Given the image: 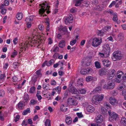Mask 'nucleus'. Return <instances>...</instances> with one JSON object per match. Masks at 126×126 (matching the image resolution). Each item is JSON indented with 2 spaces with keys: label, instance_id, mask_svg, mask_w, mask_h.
I'll list each match as a JSON object with an SVG mask.
<instances>
[{
  "label": "nucleus",
  "instance_id": "obj_28",
  "mask_svg": "<svg viewBox=\"0 0 126 126\" xmlns=\"http://www.w3.org/2000/svg\"><path fill=\"white\" fill-rule=\"evenodd\" d=\"M24 105V102H20L18 104V107L19 109H22Z\"/></svg>",
  "mask_w": 126,
  "mask_h": 126
},
{
  "label": "nucleus",
  "instance_id": "obj_36",
  "mask_svg": "<svg viewBox=\"0 0 126 126\" xmlns=\"http://www.w3.org/2000/svg\"><path fill=\"white\" fill-rule=\"evenodd\" d=\"M22 45L27 48H28L29 46H31V44L29 43V42H28V41H27Z\"/></svg>",
  "mask_w": 126,
  "mask_h": 126
},
{
  "label": "nucleus",
  "instance_id": "obj_62",
  "mask_svg": "<svg viewBox=\"0 0 126 126\" xmlns=\"http://www.w3.org/2000/svg\"><path fill=\"white\" fill-rule=\"evenodd\" d=\"M99 55H100L101 57H107L106 56V54L104 53H101L100 52H99Z\"/></svg>",
  "mask_w": 126,
  "mask_h": 126
},
{
  "label": "nucleus",
  "instance_id": "obj_13",
  "mask_svg": "<svg viewBox=\"0 0 126 126\" xmlns=\"http://www.w3.org/2000/svg\"><path fill=\"white\" fill-rule=\"evenodd\" d=\"M86 110L88 112L92 113L94 111V108L92 106L89 105L87 106Z\"/></svg>",
  "mask_w": 126,
  "mask_h": 126
},
{
  "label": "nucleus",
  "instance_id": "obj_49",
  "mask_svg": "<svg viewBox=\"0 0 126 126\" xmlns=\"http://www.w3.org/2000/svg\"><path fill=\"white\" fill-rule=\"evenodd\" d=\"M5 94V92L3 90H0V96L3 97L4 96Z\"/></svg>",
  "mask_w": 126,
  "mask_h": 126
},
{
  "label": "nucleus",
  "instance_id": "obj_54",
  "mask_svg": "<svg viewBox=\"0 0 126 126\" xmlns=\"http://www.w3.org/2000/svg\"><path fill=\"white\" fill-rule=\"evenodd\" d=\"M38 76L35 75L33 76L32 78V79L33 80L34 82H35L37 80V78Z\"/></svg>",
  "mask_w": 126,
  "mask_h": 126
},
{
  "label": "nucleus",
  "instance_id": "obj_32",
  "mask_svg": "<svg viewBox=\"0 0 126 126\" xmlns=\"http://www.w3.org/2000/svg\"><path fill=\"white\" fill-rule=\"evenodd\" d=\"M23 98V100L25 101L24 102H27L29 100V96L27 94H25Z\"/></svg>",
  "mask_w": 126,
  "mask_h": 126
},
{
  "label": "nucleus",
  "instance_id": "obj_46",
  "mask_svg": "<svg viewBox=\"0 0 126 126\" xmlns=\"http://www.w3.org/2000/svg\"><path fill=\"white\" fill-rule=\"evenodd\" d=\"M48 125H50L51 124V121L50 120L48 119H47L45 123V125L47 126L48 125Z\"/></svg>",
  "mask_w": 126,
  "mask_h": 126
},
{
  "label": "nucleus",
  "instance_id": "obj_3",
  "mask_svg": "<svg viewBox=\"0 0 126 126\" xmlns=\"http://www.w3.org/2000/svg\"><path fill=\"white\" fill-rule=\"evenodd\" d=\"M112 58L113 60L114 61L121 59L123 57V55L121 53V52L119 51L114 52Z\"/></svg>",
  "mask_w": 126,
  "mask_h": 126
},
{
  "label": "nucleus",
  "instance_id": "obj_42",
  "mask_svg": "<svg viewBox=\"0 0 126 126\" xmlns=\"http://www.w3.org/2000/svg\"><path fill=\"white\" fill-rule=\"evenodd\" d=\"M89 2L87 1H85L82 4L83 6L87 7L89 4Z\"/></svg>",
  "mask_w": 126,
  "mask_h": 126
},
{
  "label": "nucleus",
  "instance_id": "obj_33",
  "mask_svg": "<svg viewBox=\"0 0 126 126\" xmlns=\"http://www.w3.org/2000/svg\"><path fill=\"white\" fill-rule=\"evenodd\" d=\"M101 110L102 113L104 114H107V110L104 107L101 108Z\"/></svg>",
  "mask_w": 126,
  "mask_h": 126
},
{
  "label": "nucleus",
  "instance_id": "obj_25",
  "mask_svg": "<svg viewBox=\"0 0 126 126\" xmlns=\"http://www.w3.org/2000/svg\"><path fill=\"white\" fill-rule=\"evenodd\" d=\"M23 15L22 13H18L16 15V18L18 20L21 19L23 17Z\"/></svg>",
  "mask_w": 126,
  "mask_h": 126
},
{
  "label": "nucleus",
  "instance_id": "obj_51",
  "mask_svg": "<svg viewBox=\"0 0 126 126\" xmlns=\"http://www.w3.org/2000/svg\"><path fill=\"white\" fill-rule=\"evenodd\" d=\"M104 106L108 109H110L111 108L110 105L108 103H106L104 104Z\"/></svg>",
  "mask_w": 126,
  "mask_h": 126
},
{
  "label": "nucleus",
  "instance_id": "obj_60",
  "mask_svg": "<svg viewBox=\"0 0 126 126\" xmlns=\"http://www.w3.org/2000/svg\"><path fill=\"white\" fill-rule=\"evenodd\" d=\"M121 80V79L118 78H116L115 79V81L116 82L120 83Z\"/></svg>",
  "mask_w": 126,
  "mask_h": 126
},
{
  "label": "nucleus",
  "instance_id": "obj_14",
  "mask_svg": "<svg viewBox=\"0 0 126 126\" xmlns=\"http://www.w3.org/2000/svg\"><path fill=\"white\" fill-rule=\"evenodd\" d=\"M117 39L120 41H122L124 40V35L123 33L120 32L118 34Z\"/></svg>",
  "mask_w": 126,
  "mask_h": 126
},
{
  "label": "nucleus",
  "instance_id": "obj_1",
  "mask_svg": "<svg viewBox=\"0 0 126 126\" xmlns=\"http://www.w3.org/2000/svg\"><path fill=\"white\" fill-rule=\"evenodd\" d=\"M41 7L40 9L39 10V14L41 16H44L45 15V16L47 15L45 14V12L46 11L47 14H49L50 11H48L50 6L47 5L46 3H43L42 4L39 5Z\"/></svg>",
  "mask_w": 126,
  "mask_h": 126
},
{
  "label": "nucleus",
  "instance_id": "obj_52",
  "mask_svg": "<svg viewBox=\"0 0 126 126\" xmlns=\"http://www.w3.org/2000/svg\"><path fill=\"white\" fill-rule=\"evenodd\" d=\"M17 54V52L15 50H14V51L13 52L12 55H11V57H12L14 58Z\"/></svg>",
  "mask_w": 126,
  "mask_h": 126
},
{
  "label": "nucleus",
  "instance_id": "obj_34",
  "mask_svg": "<svg viewBox=\"0 0 126 126\" xmlns=\"http://www.w3.org/2000/svg\"><path fill=\"white\" fill-rule=\"evenodd\" d=\"M95 67L98 69H99L101 67V66L99 62L96 61L95 62Z\"/></svg>",
  "mask_w": 126,
  "mask_h": 126
},
{
  "label": "nucleus",
  "instance_id": "obj_6",
  "mask_svg": "<svg viewBox=\"0 0 126 126\" xmlns=\"http://www.w3.org/2000/svg\"><path fill=\"white\" fill-rule=\"evenodd\" d=\"M110 48L108 45H104L103 47L102 51L106 54V56L108 57L109 55L110 52Z\"/></svg>",
  "mask_w": 126,
  "mask_h": 126
},
{
  "label": "nucleus",
  "instance_id": "obj_57",
  "mask_svg": "<svg viewBox=\"0 0 126 126\" xmlns=\"http://www.w3.org/2000/svg\"><path fill=\"white\" fill-rule=\"evenodd\" d=\"M0 119L2 121H3L4 120V115L1 113V111L0 112Z\"/></svg>",
  "mask_w": 126,
  "mask_h": 126
},
{
  "label": "nucleus",
  "instance_id": "obj_8",
  "mask_svg": "<svg viewBox=\"0 0 126 126\" xmlns=\"http://www.w3.org/2000/svg\"><path fill=\"white\" fill-rule=\"evenodd\" d=\"M94 120L96 123L100 124L103 121V117L101 115H99L96 117Z\"/></svg>",
  "mask_w": 126,
  "mask_h": 126
},
{
  "label": "nucleus",
  "instance_id": "obj_50",
  "mask_svg": "<svg viewBox=\"0 0 126 126\" xmlns=\"http://www.w3.org/2000/svg\"><path fill=\"white\" fill-rule=\"evenodd\" d=\"M76 40L75 39L72 40L70 42V44L71 46H73L76 43Z\"/></svg>",
  "mask_w": 126,
  "mask_h": 126
},
{
  "label": "nucleus",
  "instance_id": "obj_39",
  "mask_svg": "<svg viewBox=\"0 0 126 126\" xmlns=\"http://www.w3.org/2000/svg\"><path fill=\"white\" fill-rule=\"evenodd\" d=\"M35 87L34 86L32 87L30 89L29 92L30 93H33L35 91Z\"/></svg>",
  "mask_w": 126,
  "mask_h": 126
},
{
  "label": "nucleus",
  "instance_id": "obj_37",
  "mask_svg": "<svg viewBox=\"0 0 126 126\" xmlns=\"http://www.w3.org/2000/svg\"><path fill=\"white\" fill-rule=\"evenodd\" d=\"M93 79V77L90 76H88L86 78V80L88 82L91 81Z\"/></svg>",
  "mask_w": 126,
  "mask_h": 126
},
{
  "label": "nucleus",
  "instance_id": "obj_15",
  "mask_svg": "<svg viewBox=\"0 0 126 126\" xmlns=\"http://www.w3.org/2000/svg\"><path fill=\"white\" fill-rule=\"evenodd\" d=\"M120 124L122 126H126V118L125 117H123L121 118Z\"/></svg>",
  "mask_w": 126,
  "mask_h": 126
},
{
  "label": "nucleus",
  "instance_id": "obj_41",
  "mask_svg": "<svg viewBox=\"0 0 126 126\" xmlns=\"http://www.w3.org/2000/svg\"><path fill=\"white\" fill-rule=\"evenodd\" d=\"M73 99V98H68L67 100V103L68 104H70L71 105Z\"/></svg>",
  "mask_w": 126,
  "mask_h": 126
},
{
  "label": "nucleus",
  "instance_id": "obj_44",
  "mask_svg": "<svg viewBox=\"0 0 126 126\" xmlns=\"http://www.w3.org/2000/svg\"><path fill=\"white\" fill-rule=\"evenodd\" d=\"M78 104V102L77 101L75 100L74 99L72 101V103H71V105L74 106H76Z\"/></svg>",
  "mask_w": 126,
  "mask_h": 126
},
{
  "label": "nucleus",
  "instance_id": "obj_5",
  "mask_svg": "<svg viewBox=\"0 0 126 126\" xmlns=\"http://www.w3.org/2000/svg\"><path fill=\"white\" fill-rule=\"evenodd\" d=\"M108 113L110 116L109 120L110 122L116 121L118 116L117 114L113 112H111L110 110L108 111Z\"/></svg>",
  "mask_w": 126,
  "mask_h": 126
},
{
  "label": "nucleus",
  "instance_id": "obj_7",
  "mask_svg": "<svg viewBox=\"0 0 126 126\" xmlns=\"http://www.w3.org/2000/svg\"><path fill=\"white\" fill-rule=\"evenodd\" d=\"M73 15L70 14L68 16L64 18V22L66 25H68L72 23L73 20Z\"/></svg>",
  "mask_w": 126,
  "mask_h": 126
},
{
  "label": "nucleus",
  "instance_id": "obj_26",
  "mask_svg": "<svg viewBox=\"0 0 126 126\" xmlns=\"http://www.w3.org/2000/svg\"><path fill=\"white\" fill-rule=\"evenodd\" d=\"M84 0H75V6H79L81 3L82 1Z\"/></svg>",
  "mask_w": 126,
  "mask_h": 126
},
{
  "label": "nucleus",
  "instance_id": "obj_21",
  "mask_svg": "<svg viewBox=\"0 0 126 126\" xmlns=\"http://www.w3.org/2000/svg\"><path fill=\"white\" fill-rule=\"evenodd\" d=\"M46 65L48 66H50L54 63L55 62L54 60L53 59H51L48 62L46 61Z\"/></svg>",
  "mask_w": 126,
  "mask_h": 126
},
{
  "label": "nucleus",
  "instance_id": "obj_30",
  "mask_svg": "<svg viewBox=\"0 0 126 126\" xmlns=\"http://www.w3.org/2000/svg\"><path fill=\"white\" fill-rule=\"evenodd\" d=\"M60 109L63 112H66L67 110V108L65 107L64 105H62L60 107Z\"/></svg>",
  "mask_w": 126,
  "mask_h": 126
},
{
  "label": "nucleus",
  "instance_id": "obj_23",
  "mask_svg": "<svg viewBox=\"0 0 126 126\" xmlns=\"http://www.w3.org/2000/svg\"><path fill=\"white\" fill-rule=\"evenodd\" d=\"M101 90V87L99 86L96 88L94 90L93 92L94 93H97L100 92Z\"/></svg>",
  "mask_w": 126,
  "mask_h": 126
},
{
  "label": "nucleus",
  "instance_id": "obj_47",
  "mask_svg": "<svg viewBox=\"0 0 126 126\" xmlns=\"http://www.w3.org/2000/svg\"><path fill=\"white\" fill-rule=\"evenodd\" d=\"M5 77L6 76L4 74H1L0 76V80L3 81Z\"/></svg>",
  "mask_w": 126,
  "mask_h": 126
},
{
  "label": "nucleus",
  "instance_id": "obj_45",
  "mask_svg": "<svg viewBox=\"0 0 126 126\" xmlns=\"http://www.w3.org/2000/svg\"><path fill=\"white\" fill-rule=\"evenodd\" d=\"M91 2L93 5H96L98 3V0H91Z\"/></svg>",
  "mask_w": 126,
  "mask_h": 126
},
{
  "label": "nucleus",
  "instance_id": "obj_19",
  "mask_svg": "<svg viewBox=\"0 0 126 126\" xmlns=\"http://www.w3.org/2000/svg\"><path fill=\"white\" fill-rule=\"evenodd\" d=\"M108 89H113L115 86L113 82H110L107 84Z\"/></svg>",
  "mask_w": 126,
  "mask_h": 126
},
{
  "label": "nucleus",
  "instance_id": "obj_17",
  "mask_svg": "<svg viewBox=\"0 0 126 126\" xmlns=\"http://www.w3.org/2000/svg\"><path fill=\"white\" fill-rule=\"evenodd\" d=\"M70 91L72 94H78L79 93V92L77 89L74 88H71L70 89Z\"/></svg>",
  "mask_w": 126,
  "mask_h": 126
},
{
  "label": "nucleus",
  "instance_id": "obj_56",
  "mask_svg": "<svg viewBox=\"0 0 126 126\" xmlns=\"http://www.w3.org/2000/svg\"><path fill=\"white\" fill-rule=\"evenodd\" d=\"M70 11L71 13H74L76 11V8H72L70 9Z\"/></svg>",
  "mask_w": 126,
  "mask_h": 126
},
{
  "label": "nucleus",
  "instance_id": "obj_38",
  "mask_svg": "<svg viewBox=\"0 0 126 126\" xmlns=\"http://www.w3.org/2000/svg\"><path fill=\"white\" fill-rule=\"evenodd\" d=\"M79 91L80 94H84L86 92V90L84 89H79Z\"/></svg>",
  "mask_w": 126,
  "mask_h": 126
},
{
  "label": "nucleus",
  "instance_id": "obj_12",
  "mask_svg": "<svg viewBox=\"0 0 126 126\" xmlns=\"http://www.w3.org/2000/svg\"><path fill=\"white\" fill-rule=\"evenodd\" d=\"M103 64L105 66L108 67L110 66L111 64V63L108 60L105 59L102 61Z\"/></svg>",
  "mask_w": 126,
  "mask_h": 126
},
{
  "label": "nucleus",
  "instance_id": "obj_22",
  "mask_svg": "<svg viewBox=\"0 0 126 126\" xmlns=\"http://www.w3.org/2000/svg\"><path fill=\"white\" fill-rule=\"evenodd\" d=\"M113 15V18L112 20L115 22H117V24H119L120 23V22L119 21H117L118 18H117V16L116 15V14L115 13H114Z\"/></svg>",
  "mask_w": 126,
  "mask_h": 126
},
{
  "label": "nucleus",
  "instance_id": "obj_43",
  "mask_svg": "<svg viewBox=\"0 0 126 126\" xmlns=\"http://www.w3.org/2000/svg\"><path fill=\"white\" fill-rule=\"evenodd\" d=\"M37 102V100L32 99L31 100L30 103L32 105H35L36 104Z\"/></svg>",
  "mask_w": 126,
  "mask_h": 126
},
{
  "label": "nucleus",
  "instance_id": "obj_11",
  "mask_svg": "<svg viewBox=\"0 0 126 126\" xmlns=\"http://www.w3.org/2000/svg\"><path fill=\"white\" fill-rule=\"evenodd\" d=\"M107 70L105 68H103L99 70V74L100 76H102L106 74Z\"/></svg>",
  "mask_w": 126,
  "mask_h": 126
},
{
  "label": "nucleus",
  "instance_id": "obj_59",
  "mask_svg": "<svg viewBox=\"0 0 126 126\" xmlns=\"http://www.w3.org/2000/svg\"><path fill=\"white\" fill-rule=\"evenodd\" d=\"M18 42V39L17 38V37H16V38H15L13 40V42L14 44L15 45H16L17 44Z\"/></svg>",
  "mask_w": 126,
  "mask_h": 126
},
{
  "label": "nucleus",
  "instance_id": "obj_48",
  "mask_svg": "<svg viewBox=\"0 0 126 126\" xmlns=\"http://www.w3.org/2000/svg\"><path fill=\"white\" fill-rule=\"evenodd\" d=\"M42 87L44 89H45L46 90L49 89V87L47 86L46 84L44 83Z\"/></svg>",
  "mask_w": 126,
  "mask_h": 126
},
{
  "label": "nucleus",
  "instance_id": "obj_35",
  "mask_svg": "<svg viewBox=\"0 0 126 126\" xmlns=\"http://www.w3.org/2000/svg\"><path fill=\"white\" fill-rule=\"evenodd\" d=\"M30 109L29 108H27L26 110H25L23 111L22 114L23 115H26L29 113H30Z\"/></svg>",
  "mask_w": 126,
  "mask_h": 126
},
{
  "label": "nucleus",
  "instance_id": "obj_27",
  "mask_svg": "<svg viewBox=\"0 0 126 126\" xmlns=\"http://www.w3.org/2000/svg\"><path fill=\"white\" fill-rule=\"evenodd\" d=\"M54 90H56L58 94H60L61 91V86H58L53 89V91Z\"/></svg>",
  "mask_w": 126,
  "mask_h": 126
},
{
  "label": "nucleus",
  "instance_id": "obj_53",
  "mask_svg": "<svg viewBox=\"0 0 126 126\" xmlns=\"http://www.w3.org/2000/svg\"><path fill=\"white\" fill-rule=\"evenodd\" d=\"M36 96L37 97L38 99L39 100H41L42 98V97L39 94L38 92L36 94Z\"/></svg>",
  "mask_w": 126,
  "mask_h": 126
},
{
  "label": "nucleus",
  "instance_id": "obj_20",
  "mask_svg": "<svg viewBox=\"0 0 126 126\" xmlns=\"http://www.w3.org/2000/svg\"><path fill=\"white\" fill-rule=\"evenodd\" d=\"M59 30L61 32H64V33L66 32L67 29L66 27H63L62 26H60Z\"/></svg>",
  "mask_w": 126,
  "mask_h": 126
},
{
  "label": "nucleus",
  "instance_id": "obj_55",
  "mask_svg": "<svg viewBox=\"0 0 126 126\" xmlns=\"http://www.w3.org/2000/svg\"><path fill=\"white\" fill-rule=\"evenodd\" d=\"M20 118V116L19 115H16L15 118L14 119L15 121L16 122H17L19 120Z\"/></svg>",
  "mask_w": 126,
  "mask_h": 126
},
{
  "label": "nucleus",
  "instance_id": "obj_31",
  "mask_svg": "<svg viewBox=\"0 0 126 126\" xmlns=\"http://www.w3.org/2000/svg\"><path fill=\"white\" fill-rule=\"evenodd\" d=\"M115 71L114 69H112L110 70V73H109L108 74L113 77L115 76Z\"/></svg>",
  "mask_w": 126,
  "mask_h": 126
},
{
  "label": "nucleus",
  "instance_id": "obj_10",
  "mask_svg": "<svg viewBox=\"0 0 126 126\" xmlns=\"http://www.w3.org/2000/svg\"><path fill=\"white\" fill-rule=\"evenodd\" d=\"M91 71V68H87L81 69L80 71V73L82 75H85L89 73Z\"/></svg>",
  "mask_w": 126,
  "mask_h": 126
},
{
  "label": "nucleus",
  "instance_id": "obj_58",
  "mask_svg": "<svg viewBox=\"0 0 126 126\" xmlns=\"http://www.w3.org/2000/svg\"><path fill=\"white\" fill-rule=\"evenodd\" d=\"M12 81L14 82H16L18 80V78L16 76L12 77Z\"/></svg>",
  "mask_w": 126,
  "mask_h": 126
},
{
  "label": "nucleus",
  "instance_id": "obj_16",
  "mask_svg": "<svg viewBox=\"0 0 126 126\" xmlns=\"http://www.w3.org/2000/svg\"><path fill=\"white\" fill-rule=\"evenodd\" d=\"M65 122L68 125L71 124L72 122V119L71 117H67L65 119Z\"/></svg>",
  "mask_w": 126,
  "mask_h": 126
},
{
  "label": "nucleus",
  "instance_id": "obj_63",
  "mask_svg": "<svg viewBox=\"0 0 126 126\" xmlns=\"http://www.w3.org/2000/svg\"><path fill=\"white\" fill-rule=\"evenodd\" d=\"M1 11V13L2 14H4L6 13V10L5 8L2 9Z\"/></svg>",
  "mask_w": 126,
  "mask_h": 126
},
{
  "label": "nucleus",
  "instance_id": "obj_4",
  "mask_svg": "<svg viewBox=\"0 0 126 126\" xmlns=\"http://www.w3.org/2000/svg\"><path fill=\"white\" fill-rule=\"evenodd\" d=\"M104 95H97L93 97L92 99V102L93 103L96 104L98 102L101 101L103 98Z\"/></svg>",
  "mask_w": 126,
  "mask_h": 126
},
{
  "label": "nucleus",
  "instance_id": "obj_9",
  "mask_svg": "<svg viewBox=\"0 0 126 126\" xmlns=\"http://www.w3.org/2000/svg\"><path fill=\"white\" fill-rule=\"evenodd\" d=\"M109 102L111 104L114 106L117 105L118 103V101L114 98L112 97L110 98Z\"/></svg>",
  "mask_w": 126,
  "mask_h": 126
},
{
  "label": "nucleus",
  "instance_id": "obj_24",
  "mask_svg": "<svg viewBox=\"0 0 126 126\" xmlns=\"http://www.w3.org/2000/svg\"><path fill=\"white\" fill-rule=\"evenodd\" d=\"M59 46L60 47L63 48L65 46V42L64 40H62L59 43Z\"/></svg>",
  "mask_w": 126,
  "mask_h": 126
},
{
  "label": "nucleus",
  "instance_id": "obj_29",
  "mask_svg": "<svg viewBox=\"0 0 126 126\" xmlns=\"http://www.w3.org/2000/svg\"><path fill=\"white\" fill-rule=\"evenodd\" d=\"M104 31L103 29L97 32V35L100 36H103L105 34Z\"/></svg>",
  "mask_w": 126,
  "mask_h": 126
},
{
  "label": "nucleus",
  "instance_id": "obj_64",
  "mask_svg": "<svg viewBox=\"0 0 126 126\" xmlns=\"http://www.w3.org/2000/svg\"><path fill=\"white\" fill-rule=\"evenodd\" d=\"M122 84L125 87H126V79H124L122 82Z\"/></svg>",
  "mask_w": 126,
  "mask_h": 126
},
{
  "label": "nucleus",
  "instance_id": "obj_2",
  "mask_svg": "<svg viewBox=\"0 0 126 126\" xmlns=\"http://www.w3.org/2000/svg\"><path fill=\"white\" fill-rule=\"evenodd\" d=\"M92 41L91 45L94 47H96L100 45L102 43V40L101 38L95 37L90 40Z\"/></svg>",
  "mask_w": 126,
  "mask_h": 126
},
{
  "label": "nucleus",
  "instance_id": "obj_18",
  "mask_svg": "<svg viewBox=\"0 0 126 126\" xmlns=\"http://www.w3.org/2000/svg\"><path fill=\"white\" fill-rule=\"evenodd\" d=\"M34 16H31L27 17L25 20V21L27 23H30L33 19Z\"/></svg>",
  "mask_w": 126,
  "mask_h": 126
},
{
  "label": "nucleus",
  "instance_id": "obj_40",
  "mask_svg": "<svg viewBox=\"0 0 126 126\" xmlns=\"http://www.w3.org/2000/svg\"><path fill=\"white\" fill-rule=\"evenodd\" d=\"M111 27L110 26H105L104 28L103 29V31L104 32H106V31L110 29Z\"/></svg>",
  "mask_w": 126,
  "mask_h": 126
},
{
  "label": "nucleus",
  "instance_id": "obj_61",
  "mask_svg": "<svg viewBox=\"0 0 126 126\" xmlns=\"http://www.w3.org/2000/svg\"><path fill=\"white\" fill-rule=\"evenodd\" d=\"M22 47H21L20 49V51L22 52H23V50H24V51H25L26 49H27V48L26 47H24L22 45Z\"/></svg>",
  "mask_w": 126,
  "mask_h": 126
}]
</instances>
